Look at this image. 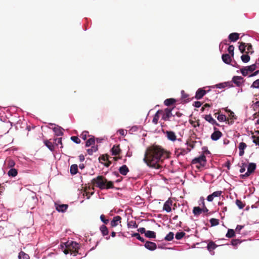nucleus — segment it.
Masks as SVG:
<instances>
[{
    "mask_svg": "<svg viewBox=\"0 0 259 259\" xmlns=\"http://www.w3.org/2000/svg\"><path fill=\"white\" fill-rule=\"evenodd\" d=\"M168 157L167 151L160 146L153 145L146 149L143 161L149 167L159 169L162 167L164 160Z\"/></svg>",
    "mask_w": 259,
    "mask_h": 259,
    "instance_id": "obj_1",
    "label": "nucleus"
},
{
    "mask_svg": "<svg viewBox=\"0 0 259 259\" xmlns=\"http://www.w3.org/2000/svg\"><path fill=\"white\" fill-rule=\"evenodd\" d=\"M91 183L93 186L98 187L100 189H108L114 188L113 183L111 181H108L103 176H99L93 179Z\"/></svg>",
    "mask_w": 259,
    "mask_h": 259,
    "instance_id": "obj_2",
    "label": "nucleus"
},
{
    "mask_svg": "<svg viewBox=\"0 0 259 259\" xmlns=\"http://www.w3.org/2000/svg\"><path fill=\"white\" fill-rule=\"evenodd\" d=\"M66 243V247L69 248L71 254L74 253V255H76V253H78L79 245L77 242L71 241L70 242L68 241Z\"/></svg>",
    "mask_w": 259,
    "mask_h": 259,
    "instance_id": "obj_3",
    "label": "nucleus"
},
{
    "mask_svg": "<svg viewBox=\"0 0 259 259\" xmlns=\"http://www.w3.org/2000/svg\"><path fill=\"white\" fill-rule=\"evenodd\" d=\"M256 164L254 163H249L247 167V171L244 174L241 175L240 177L242 179H246L251 174L254 172L256 169Z\"/></svg>",
    "mask_w": 259,
    "mask_h": 259,
    "instance_id": "obj_4",
    "label": "nucleus"
},
{
    "mask_svg": "<svg viewBox=\"0 0 259 259\" xmlns=\"http://www.w3.org/2000/svg\"><path fill=\"white\" fill-rule=\"evenodd\" d=\"M172 109L173 108H165L162 116V119L164 121H170V118L172 117H175V115L172 113Z\"/></svg>",
    "mask_w": 259,
    "mask_h": 259,
    "instance_id": "obj_5",
    "label": "nucleus"
},
{
    "mask_svg": "<svg viewBox=\"0 0 259 259\" xmlns=\"http://www.w3.org/2000/svg\"><path fill=\"white\" fill-rule=\"evenodd\" d=\"M190 151L191 148H187L185 149L182 147H176L175 150V154L177 157H179L180 155H185Z\"/></svg>",
    "mask_w": 259,
    "mask_h": 259,
    "instance_id": "obj_6",
    "label": "nucleus"
},
{
    "mask_svg": "<svg viewBox=\"0 0 259 259\" xmlns=\"http://www.w3.org/2000/svg\"><path fill=\"white\" fill-rule=\"evenodd\" d=\"M256 69V64H254L240 69V71L243 76H246L249 72H251Z\"/></svg>",
    "mask_w": 259,
    "mask_h": 259,
    "instance_id": "obj_7",
    "label": "nucleus"
},
{
    "mask_svg": "<svg viewBox=\"0 0 259 259\" xmlns=\"http://www.w3.org/2000/svg\"><path fill=\"white\" fill-rule=\"evenodd\" d=\"M206 156L204 155H201L198 157L195 158L192 161V164H195L196 163H200V164H206Z\"/></svg>",
    "mask_w": 259,
    "mask_h": 259,
    "instance_id": "obj_8",
    "label": "nucleus"
},
{
    "mask_svg": "<svg viewBox=\"0 0 259 259\" xmlns=\"http://www.w3.org/2000/svg\"><path fill=\"white\" fill-rule=\"evenodd\" d=\"M213 133L211 135V139L213 141H217L223 136V134L216 127H213Z\"/></svg>",
    "mask_w": 259,
    "mask_h": 259,
    "instance_id": "obj_9",
    "label": "nucleus"
},
{
    "mask_svg": "<svg viewBox=\"0 0 259 259\" xmlns=\"http://www.w3.org/2000/svg\"><path fill=\"white\" fill-rule=\"evenodd\" d=\"M223 192L222 191H217L213 192L211 194L209 195L207 197V200L209 202H211L215 197H218L221 196Z\"/></svg>",
    "mask_w": 259,
    "mask_h": 259,
    "instance_id": "obj_10",
    "label": "nucleus"
},
{
    "mask_svg": "<svg viewBox=\"0 0 259 259\" xmlns=\"http://www.w3.org/2000/svg\"><path fill=\"white\" fill-rule=\"evenodd\" d=\"M172 205V201L170 199H168L164 204L163 209L165 210L167 212H169L171 210V206Z\"/></svg>",
    "mask_w": 259,
    "mask_h": 259,
    "instance_id": "obj_11",
    "label": "nucleus"
},
{
    "mask_svg": "<svg viewBox=\"0 0 259 259\" xmlns=\"http://www.w3.org/2000/svg\"><path fill=\"white\" fill-rule=\"evenodd\" d=\"M232 81L236 86L240 87L243 82V78L241 76H235L232 78Z\"/></svg>",
    "mask_w": 259,
    "mask_h": 259,
    "instance_id": "obj_12",
    "label": "nucleus"
},
{
    "mask_svg": "<svg viewBox=\"0 0 259 259\" xmlns=\"http://www.w3.org/2000/svg\"><path fill=\"white\" fill-rule=\"evenodd\" d=\"M206 92L207 91L203 89H199L196 93L195 98L197 100L201 99L206 94Z\"/></svg>",
    "mask_w": 259,
    "mask_h": 259,
    "instance_id": "obj_13",
    "label": "nucleus"
},
{
    "mask_svg": "<svg viewBox=\"0 0 259 259\" xmlns=\"http://www.w3.org/2000/svg\"><path fill=\"white\" fill-rule=\"evenodd\" d=\"M121 218L119 215H116L114 217L112 220L111 221L110 224L112 227H115L117 226L118 223H121Z\"/></svg>",
    "mask_w": 259,
    "mask_h": 259,
    "instance_id": "obj_14",
    "label": "nucleus"
},
{
    "mask_svg": "<svg viewBox=\"0 0 259 259\" xmlns=\"http://www.w3.org/2000/svg\"><path fill=\"white\" fill-rule=\"evenodd\" d=\"M144 246L147 249L150 250H154L157 247L155 243L148 241L145 242Z\"/></svg>",
    "mask_w": 259,
    "mask_h": 259,
    "instance_id": "obj_15",
    "label": "nucleus"
},
{
    "mask_svg": "<svg viewBox=\"0 0 259 259\" xmlns=\"http://www.w3.org/2000/svg\"><path fill=\"white\" fill-rule=\"evenodd\" d=\"M167 138L171 141H175L177 140L175 133L172 131H166L165 132Z\"/></svg>",
    "mask_w": 259,
    "mask_h": 259,
    "instance_id": "obj_16",
    "label": "nucleus"
},
{
    "mask_svg": "<svg viewBox=\"0 0 259 259\" xmlns=\"http://www.w3.org/2000/svg\"><path fill=\"white\" fill-rule=\"evenodd\" d=\"M121 150L120 148L119 145H114L111 149V152L112 155H118L121 153Z\"/></svg>",
    "mask_w": 259,
    "mask_h": 259,
    "instance_id": "obj_17",
    "label": "nucleus"
},
{
    "mask_svg": "<svg viewBox=\"0 0 259 259\" xmlns=\"http://www.w3.org/2000/svg\"><path fill=\"white\" fill-rule=\"evenodd\" d=\"M247 145L244 142H241L239 144L238 148L239 150V155L240 156H242L244 154V149L246 148Z\"/></svg>",
    "mask_w": 259,
    "mask_h": 259,
    "instance_id": "obj_18",
    "label": "nucleus"
},
{
    "mask_svg": "<svg viewBox=\"0 0 259 259\" xmlns=\"http://www.w3.org/2000/svg\"><path fill=\"white\" fill-rule=\"evenodd\" d=\"M231 57L229 54H225L222 55V58L224 63L229 64L232 61Z\"/></svg>",
    "mask_w": 259,
    "mask_h": 259,
    "instance_id": "obj_19",
    "label": "nucleus"
},
{
    "mask_svg": "<svg viewBox=\"0 0 259 259\" xmlns=\"http://www.w3.org/2000/svg\"><path fill=\"white\" fill-rule=\"evenodd\" d=\"M68 207V205L67 204L56 205V209L59 212H65Z\"/></svg>",
    "mask_w": 259,
    "mask_h": 259,
    "instance_id": "obj_20",
    "label": "nucleus"
},
{
    "mask_svg": "<svg viewBox=\"0 0 259 259\" xmlns=\"http://www.w3.org/2000/svg\"><path fill=\"white\" fill-rule=\"evenodd\" d=\"M119 172L121 175L125 176L129 172V169L126 165H123L119 167Z\"/></svg>",
    "mask_w": 259,
    "mask_h": 259,
    "instance_id": "obj_21",
    "label": "nucleus"
},
{
    "mask_svg": "<svg viewBox=\"0 0 259 259\" xmlns=\"http://www.w3.org/2000/svg\"><path fill=\"white\" fill-rule=\"evenodd\" d=\"M239 37V34L238 33H232L229 34L228 38L231 41L235 42L237 41Z\"/></svg>",
    "mask_w": 259,
    "mask_h": 259,
    "instance_id": "obj_22",
    "label": "nucleus"
},
{
    "mask_svg": "<svg viewBox=\"0 0 259 259\" xmlns=\"http://www.w3.org/2000/svg\"><path fill=\"white\" fill-rule=\"evenodd\" d=\"M218 247V245L212 241H210L207 244V249L211 252Z\"/></svg>",
    "mask_w": 259,
    "mask_h": 259,
    "instance_id": "obj_23",
    "label": "nucleus"
},
{
    "mask_svg": "<svg viewBox=\"0 0 259 259\" xmlns=\"http://www.w3.org/2000/svg\"><path fill=\"white\" fill-rule=\"evenodd\" d=\"M163 112V111L161 110H159L157 111V112L155 114L153 120L152 122L155 124H157L158 123V121L159 118V113Z\"/></svg>",
    "mask_w": 259,
    "mask_h": 259,
    "instance_id": "obj_24",
    "label": "nucleus"
},
{
    "mask_svg": "<svg viewBox=\"0 0 259 259\" xmlns=\"http://www.w3.org/2000/svg\"><path fill=\"white\" fill-rule=\"evenodd\" d=\"M176 102V100L175 99L173 98H169L166 99L164 102V104L165 106H169L170 105H173Z\"/></svg>",
    "mask_w": 259,
    "mask_h": 259,
    "instance_id": "obj_25",
    "label": "nucleus"
},
{
    "mask_svg": "<svg viewBox=\"0 0 259 259\" xmlns=\"http://www.w3.org/2000/svg\"><path fill=\"white\" fill-rule=\"evenodd\" d=\"M100 230L103 236H106L108 234L109 231L107 227L104 225H102L100 227Z\"/></svg>",
    "mask_w": 259,
    "mask_h": 259,
    "instance_id": "obj_26",
    "label": "nucleus"
},
{
    "mask_svg": "<svg viewBox=\"0 0 259 259\" xmlns=\"http://www.w3.org/2000/svg\"><path fill=\"white\" fill-rule=\"evenodd\" d=\"M78 172V166L77 164H72L70 166V173L72 175L76 174Z\"/></svg>",
    "mask_w": 259,
    "mask_h": 259,
    "instance_id": "obj_27",
    "label": "nucleus"
},
{
    "mask_svg": "<svg viewBox=\"0 0 259 259\" xmlns=\"http://www.w3.org/2000/svg\"><path fill=\"white\" fill-rule=\"evenodd\" d=\"M18 258L19 259H30L29 255L22 251L19 253Z\"/></svg>",
    "mask_w": 259,
    "mask_h": 259,
    "instance_id": "obj_28",
    "label": "nucleus"
},
{
    "mask_svg": "<svg viewBox=\"0 0 259 259\" xmlns=\"http://www.w3.org/2000/svg\"><path fill=\"white\" fill-rule=\"evenodd\" d=\"M145 236L149 238H155L156 237V234L154 232L152 231H147L145 232Z\"/></svg>",
    "mask_w": 259,
    "mask_h": 259,
    "instance_id": "obj_29",
    "label": "nucleus"
},
{
    "mask_svg": "<svg viewBox=\"0 0 259 259\" xmlns=\"http://www.w3.org/2000/svg\"><path fill=\"white\" fill-rule=\"evenodd\" d=\"M18 174L17 170L15 168H11L9 171L8 172V175L10 177H14L16 176Z\"/></svg>",
    "mask_w": 259,
    "mask_h": 259,
    "instance_id": "obj_30",
    "label": "nucleus"
},
{
    "mask_svg": "<svg viewBox=\"0 0 259 259\" xmlns=\"http://www.w3.org/2000/svg\"><path fill=\"white\" fill-rule=\"evenodd\" d=\"M202 212V209L199 207H194L193 209V213L195 215H199Z\"/></svg>",
    "mask_w": 259,
    "mask_h": 259,
    "instance_id": "obj_31",
    "label": "nucleus"
},
{
    "mask_svg": "<svg viewBox=\"0 0 259 259\" xmlns=\"http://www.w3.org/2000/svg\"><path fill=\"white\" fill-rule=\"evenodd\" d=\"M235 236V231L233 229H229L226 235V237L229 238H232Z\"/></svg>",
    "mask_w": 259,
    "mask_h": 259,
    "instance_id": "obj_32",
    "label": "nucleus"
},
{
    "mask_svg": "<svg viewBox=\"0 0 259 259\" xmlns=\"http://www.w3.org/2000/svg\"><path fill=\"white\" fill-rule=\"evenodd\" d=\"M204 119L211 124L215 123V120L212 117L211 114L206 115Z\"/></svg>",
    "mask_w": 259,
    "mask_h": 259,
    "instance_id": "obj_33",
    "label": "nucleus"
},
{
    "mask_svg": "<svg viewBox=\"0 0 259 259\" xmlns=\"http://www.w3.org/2000/svg\"><path fill=\"white\" fill-rule=\"evenodd\" d=\"M95 140L94 137L90 138L89 139H88L85 144L86 147H89L92 145H95Z\"/></svg>",
    "mask_w": 259,
    "mask_h": 259,
    "instance_id": "obj_34",
    "label": "nucleus"
},
{
    "mask_svg": "<svg viewBox=\"0 0 259 259\" xmlns=\"http://www.w3.org/2000/svg\"><path fill=\"white\" fill-rule=\"evenodd\" d=\"M45 145L51 151H53L54 150V146L53 144L48 140L44 142Z\"/></svg>",
    "mask_w": 259,
    "mask_h": 259,
    "instance_id": "obj_35",
    "label": "nucleus"
},
{
    "mask_svg": "<svg viewBox=\"0 0 259 259\" xmlns=\"http://www.w3.org/2000/svg\"><path fill=\"white\" fill-rule=\"evenodd\" d=\"M239 50L241 53H243L245 52L246 47V44L243 42H239Z\"/></svg>",
    "mask_w": 259,
    "mask_h": 259,
    "instance_id": "obj_36",
    "label": "nucleus"
},
{
    "mask_svg": "<svg viewBox=\"0 0 259 259\" xmlns=\"http://www.w3.org/2000/svg\"><path fill=\"white\" fill-rule=\"evenodd\" d=\"M109 158V156L107 154L106 155H102V156H100L99 157V160L100 162L102 163H104L103 161L106 162V160H108V159Z\"/></svg>",
    "mask_w": 259,
    "mask_h": 259,
    "instance_id": "obj_37",
    "label": "nucleus"
},
{
    "mask_svg": "<svg viewBox=\"0 0 259 259\" xmlns=\"http://www.w3.org/2000/svg\"><path fill=\"white\" fill-rule=\"evenodd\" d=\"M250 56L247 54L242 55L241 57V59L244 63H247L250 60Z\"/></svg>",
    "mask_w": 259,
    "mask_h": 259,
    "instance_id": "obj_38",
    "label": "nucleus"
},
{
    "mask_svg": "<svg viewBox=\"0 0 259 259\" xmlns=\"http://www.w3.org/2000/svg\"><path fill=\"white\" fill-rule=\"evenodd\" d=\"M7 165L9 168H13L15 165V162L13 160L9 159L7 160Z\"/></svg>",
    "mask_w": 259,
    "mask_h": 259,
    "instance_id": "obj_39",
    "label": "nucleus"
},
{
    "mask_svg": "<svg viewBox=\"0 0 259 259\" xmlns=\"http://www.w3.org/2000/svg\"><path fill=\"white\" fill-rule=\"evenodd\" d=\"M127 226L128 228H137L138 227V225L137 224L135 221H131L128 222Z\"/></svg>",
    "mask_w": 259,
    "mask_h": 259,
    "instance_id": "obj_40",
    "label": "nucleus"
},
{
    "mask_svg": "<svg viewBox=\"0 0 259 259\" xmlns=\"http://www.w3.org/2000/svg\"><path fill=\"white\" fill-rule=\"evenodd\" d=\"M98 150L97 146H92L91 148L87 150L88 153L90 155H92L94 152H96Z\"/></svg>",
    "mask_w": 259,
    "mask_h": 259,
    "instance_id": "obj_41",
    "label": "nucleus"
},
{
    "mask_svg": "<svg viewBox=\"0 0 259 259\" xmlns=\"http://www.w3.org/2000/svg\"><path fill=\"white\" fill-rule=\"evenodd\" d=\"M211 226H215L219 224V220L217 219L212 218L209 221Z\"/></svg>",
    "mask_w": 259,
    "mask_h": 259,
    "instance_id": "obj_42",
    "label": "nucleus"
},
{
    "mask_svg": "<svg viewBox=\"0 0 259 259\" xmlns=\"http://www.w3.org/2000/svg\"><path fill=\"white\" fill-rule=\"evenodd\" d=\"M217 119L219 121H228V118H227L226 116L224 114L219 115L217 117Z\"/></svg>",
    "mask_w": 259,
    "mask_h": 259,
    "instance_id": "obj_43",
    "label": "nucleus"
},
{
    "mask_svg": "<svg viewBox=\"0 0 259 259\" xmlns=\"http://www.w3.org/2000/svg\"><path fill=\"white\" fill-rule=\"evenodd\" d=\"M174 234L170 232L165 237L164 239L166 241H169L173 239Z\"/></svg>",
    "mask_w": 259,
    "mask_h": 259,
    "instance_id": "obj_44",
    "label": "nucleus"
},
{
    "mask_svg": "<svg viewBox=\"0 0 259 259\" xmlns=\"http://www.w3.org/2000/svg\"><path fill=\"white\" fill-rule=\"evenodd\" d=\"M197 143L195 141H187L185 145H187L189 146L191 149H193L195 147V144Z\"/></svg>",
    "mask_w": 259,
    "mask_h": 259,
    "instance_id": "obj_45",
    "label": "nucleus"
},
{
    "mask_svg": "<svg viewBox=\"0 0 259 259\" xmlns=\"http://www.w3.org/2000/svg\"><path fill=\"white\" fill-rule=\"evenodd\" d=\"M186 233L184 232H177L176 234V238L177 240L181 239L185 235Z\"/></svg>",
    "mask_w": 259,
    "mask_h": 259,
    "instance_id": "obj_46",
    "label": "nucleus"
},
{
    "mask_svg": "<svg viewBox=\"0 0 259 259\" xmlns=\"http://www.w3.org/2000/svg\"><path fill=\"white\" fill-rule=\"evenodd\" d=\"M228 116H229V117L228 118V119L229 118L230 120H231L230 121V123L231 124H232L233 122V120L234 119H236V117L235 115L234 114V113L233 111L230 112V113H229Z\"/></svg>",
    "mask_w": 259,
    "mask_h": 259,
    "instance_id": "obj_47",
    "label": "nucleus"
},
{
    "mask_svg": "<svg viewBox=\"0 0 259 259\" xmlns=\"http://www.w3.org/2000/svg\"><path fill=\"white\" fill-rule=\"evenodd\" d=\"M132 237H136L139 240L141 241L142 242H144L145 240L144 239L141 237L140 234L138 233H135L132 235Z\"/></svg>",
    "mask_w": 259,
    "mask_h": 259,
    "instance_id": "obj_48",
    "label": "nucleus"
},
{
    "mask_svg": "<svg viewBox=\"0 0 259 259\" xmlns=\"http://www.w3.org/2000/svg\"><path fill=\"white\" fill-rule=\"evenodd\" d=\"M251 138L253 139V143H254L256 145L259 146V136L252 135Z\"/></svg>",
    "mask_w": 259,
    "mask_h": 259,
    "instance_id": "obj_49",
    "label": "nucleus"
},
{
    "mask_svg": "<svg viewBox=\"0 0 259 259\" xmlns=\"http://www.w3.org/2000/svg\"><path fill=\"white\" fill-rule=\"evenodd\" d=\"M236 204L240 209H242L244 206L245 204L243 202L238 199L236 200Z\"/></svg>",
    "mask_w": 259,
    "mask_h": 259,
    "instance_id": "obj_50",
    "label": "nucleus"
},
{
    "mask_svg": "<svg viewBox=\"0 0 259 259\" xmlns=\"http://www.w3.org/2000/svg\"><path fill=\"white\" fill-rule=\"evenodd\" d=\"M62 249L63 250V252L65 254H68L69 252L70 253V250L69 248L66 247V243H65V246L62 245Z\"/></svg>",
    "mask_w": 259,
    "mask_h": 259,
    "instance_id": "obj_51",
    "label": "nucleus"
},
{
    "mask_svg": "<svg viewBox=\"0 0 259 259\" xmlns=\"http://www.w3.org/2000/svg\"><path fill=\"white\" fill-rule=\"evenodd\" d=\"M53 131L55 132L57 136H60L63 135V132L59 127H54Z\"/></svg>",
    "mask_w": 259,
    "mask_h": 259,
    "instance_id": "obj_52",
    "label": "nucleus"
},
{
    "mask_svg": "<svg viewBox=\"0 0 259 259\" xmlns=\"http://www.w3.org/2000/svg\"><path fill=\"white\" fill-rule=\"evenodd\" d=\"M89 132L88 131H83L80 135V137L84 140H85L88 137H89Z\"/></svg>",
    "mask_w": 259,
    "mask_h": 259,
    "instance_id": "obj_53",
    "label": "nucleus"
},
{
    "mask_svg": "<svg viewBox=\"0 0 259 259\" xmlns=\"http://www.w3.org/2000/svg\"><path fill=\"white\" fill-rule=\"evenodd\" d=\"M250 87L251 88H259V79L254 81Z\"/></svg>",
    "mask_w": 259,
    "mask_h": 259,
    "instance_id": "obj_54",
    "label": "nucleus"
},
{
    "mask_svg": "<svg viewBox=\"0 0 259 259\" xmlns=\"http://www.w3.org/2000/svg\"><path fill=\"white\" fill-rule=\"evenodd\" d=\"M234 47L233 45H230L228 49V51L230 54L231 56L233 57L234 56Z\"/></svg>",
    "mask_w": 259,
    "mask_h": 259,
    "instance_id": "obj_55",
    "label": "nucleus"
},
{
    "mask_svg": "<svg viewBox=\"0 0 259 259\" xmlns=\"http://www.w3.org/2000/svg\"><path fill=\"white\" fill-rule=\"evenodd\" d=\"M229 83H230L229 82L221 83L217 84L216 87L217 88H219V89L224 88L226 87H227L228 84H229Z\"/></svg>",
    "mask_w": 259,
    "mask_h": 259,
    "instance_id": "obj_56",
    "label": "nucleus"
},
{
    "mask_svg": "<svg viewBox=\"0 0 259 259\" xmlns=\"http://www.w3.org/2000/svg\"><path fill=\"white\" fill-rule=\"evenodd\" d=\"M71 140L76 144L80 143V140L76 136H72L71 137Z\"/></svg>",
    "mask_w": 259,
    "mask_h": 259,
    "instance_id": "obj_57",
    "label": "nucleus"
},
{
    "mask_svg": "<svg viewBox=\"0 0 259 259\" xmlns=\"http://www.w3.org/2000/svg\"><path fill=\"white\" fill-rule=\"evenodd\" d=\"M241 242V241L239 239H232L231 241V244L233 246H236L238 244H240Z\"/></svg>",
    "mask_w": 259,
    "mask_h": 259,
    "instance_id": "obj_58",
    "label": "nucleus"
},
{
    "mask_svg": "<svg viewBox=\"0 0 259 259\" xmlns=\"http://www.w3.org/2000/svg\"><path fill=\"white\" fill-rule=\"evenodd\" d=\"M100 219L105 224H107L109 222V220L105 219V216L104 214L101 215Z\"/></svg>",
    "mask_w": 259,
    "mask_h": 259,
    "instance_id": "obj_59",
    "label": "nucleus"
},
{
    "mask_svg": "<svg viewBox=\"0 0 259 259\" xmlns=\"http://www.w3.org/2000/svg\"><path fill=\"white\" fill-rule=\"evenodd\" d=\"M121 136H124L127 134V131L123 129H120L117 132Z\"/></svg>",
    "mask_w": 259,
    "mask_h": 259,
    "instance_id": "obj_60",
    "label": "nucleus"
},
{
    "mask_svg": "<svg viewBox=\"0 0 259 259\" xmlns=\"http://www.w3.org/2000/svg\"><path fill=\"white\" fill-rule=\"evenodd\" d=\"M246 45V47H247V52H246V54H248L249 52H250L251 53H252L253 52L251 51V50H252V46L251 44H247Z\"/></svg>",
    "mask_w": 259,
    "mask_h": 259,
    "instance_id": "obj_61",
    "label": "nucleus"
},
{
    "mask_svg": "<svg viewBox=\"0 0 259 259\" xmlns=\"http://www.w3.org/2000/svg\"><path fill=\"white\" fill-rule=\"evenodd\" d=\"M196 167L199 170H201L202 168H203L206 164H200V163H196Z\"/></svg>",
    "mask_w": 259,
    "mask_h": 259,
    "instance_id": "obj_62",
    "label": "nucleus"
},
{
    "mask_svg": "<svg viewBox=\"0 0 259 259\" xmlns=\"http://www.w3.org/2000/svg\"><path fill=\"white\" fill-rule=\"evenodd\" d=\"M243 228H244V226L237 225L235 231L237 233H240L241 230Z\"/></svg>",
    "mask_w": 259,
    "mask_h": 259,
    "instance_id": "obj_63",
    "label": "nucleus"
},
{
    "mask_svg": "<svg viewBox=\"0 0 259 259\" xmlns=\"http://www.w3.org/2000/svg\"><path fill=\"white\" fill-rule=\"evenodd\" d=\"M55 143L57 145H59V144L62 145V138H57V139H55Z\"/></svg>",
    "mask_w": 259,
    "mask_h": 259,
    "instance_id": "obj_64",
    "label": "nucleus"
}]
</instances>
